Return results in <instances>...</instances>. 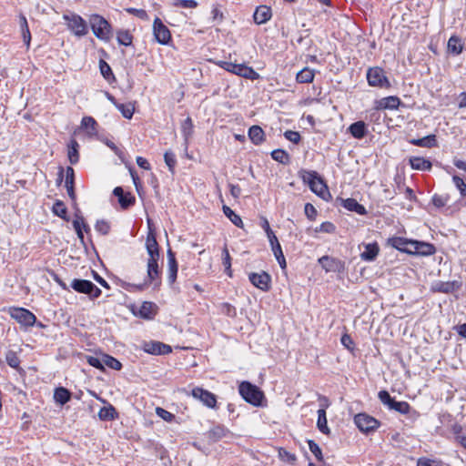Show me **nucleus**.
<instances>
[{"label": "nucleus", "instance_id": "nucleus-48", "mask_svg": "<svg viewBox=\"0 0 466 466\" xmlns=\"http://www.w3.org/2000/svg\"><path fill=\"white\" fill-rule=\"evenodd\" d=\"M182 134L185 138L186 144L187 143L188 138L191 137L193 133V122L192 119L188 116L182 123Z\"/></svg>", "mask_w": 466, "mask_h": 466}, {"label": "nucleus", "instance_id": "nucleus-39", "mask_svg": "<svg viewBox=\"0 0 466 466\" xmlns=\"http://www.w3.org/2000/svg\"><path fill=\"white\" fill-rule=\"evenodd\" d=\"M53 213L64 219L65 221H69V217L67 216V208L63 201L56 200L52 208Z\"/></svg>", "mask_w": 466, "mask_h": 466}, {"label": "nucleus", "instance_id": "nucleus-16", "mask_svg": "<svg viewBox=\"0 0 466 466\" xmlns=\"http://www.w3.org/2000/svg\"><path fill=\"white\" fill-rule=\"evenodd\" d=\"M229 433V430L224 425L216 424L205 433V436L209 442L215 443L227 437Z\"/></svg>", "mask_w": 466, "mask_h": 466}, {"label": "nucleus", "instance_id": "nucleus-2", "mask_svg": "<svg viewBox=\"0 0 466 466\" xmlns=\"http://www.w3.org/2000/svg\"><path fill=\"white\" fill-rule=\"evenodd\" d=\"M303 180L308 183L310 190L322 199L328 201L331 198L328 186L316 171L306 172Z\"/></svg>", "mask_w": 466, "mask_h": 466}, {"label": "nucleus", "instance_id": "nucleus-51", "mask_svg": "<svg viewBox=\"0 0 466 466\" xmlns=\"http://www.w3.org/2000/svg\"><path fill=\"white\" fill-rule=\"evenodd\" d=\"M222 256H223V266L225 267L226 273L232 277V271H231V258L228 252V249L227 247H225L222 250Z\"/></svg>", "mask_w": 466, "mask_h": 466}, {"label": "nucleus", "instance_id": "nucleus-20", "mask_svg": "<svg viewBox=\"0 0 466 466\" xmlns=\"http://www.w3.org/2000/svg\"><path fill=\"white\" fill-rule=\"evenodd\" d=\"M268 241L270 243L273 254H274L276 259L278 260L280 268L282 269H285L287 267V263H286V259H285L281 246L278 240V238L276 237V235H272L271 238H268Z\"/></svg>", "mask_w": 466, "mask_h": 466}, {"label": "nucleus", "instance_id": "nucleus-50", "mask_svg": "<svg viewBox=\"0 0 466 466\" xmlns=\"http://www.w3.org/2000/svg\"><path fill=\"white\" fill-rule=\"evenodd\" d=\"M5 361L6 363L14 369H17L20 365V359L17 356L16 352L13 350H8L5 354Z\"/></svg>", "mask_w": 466, "mask_h": 466}, {"label": "nucleus", "instance_id": "nucleus-46", "mask_svg": "<svg viewBox=\"0 0 466 466\" xmlns=\"http://www.w3.org/2000/svg\"><path fill=\"white\" fill-rule=\"evenodd\" d=\"M103 363L104 366H107L108 368L113 369L115 370H120L122 369L121 362L116 358L107 354L103 355Z\"/></svg>", "mask_w": 466, "mask_h": 466}, {"label": "nucleus", "instance_id": "nucleus-23", "mask_svg": "<svg viewBox=\"0 0 466 466\" xmlns=\"http://www.w3.org/2000/svg\"><path fill=\"white\" fill-rule=\"evenodd\" d=\"M400 104L398 96H390L375 101V109H397Z\"/></svg>", "mask_w": 466, "mask_h": 466}, {"label": "nucleus", "instance_id": "nucleus-12", "mask_svg": "<svg viewBox=\"0 0 466 466\" xmlns=\"http://www.w3.org/2000/svg\"><path fill=\"white\" fill-rule=\"evenodd\" d=\"M191 395L195 399L199 400L208 408H217V397L214 393L202 388L196 387L192 390Z\"/></svg>", "mask_w": 466, "mask_h": 466}, {"label": "nucleus", "instance_id": "nucleus-38", "mask_svg": "<svg viewBox=\"0 0 466 466\" xmlns=\"http://www.w3.org/2000/svg\"><path fill=\"white\" fill-rule=\"evenodd\" d=\"M78 148V142L76 139H72L68 145V159L72 165H75L79 161Z\"/></svg>", "mask_w": 466, "mask_h": 466}, {"label": "nucleus", "instance_id": "nucleus-60", "mask_svg": "<svg viewBox=\"0 0 466 466\" xmlns=\"http://www.w3.org/2000/svg\"><path fill=\"white\" fill-rule=\"evenodd\" d=\"M284 137L286 139H288L289 141H290L294 144H299L301 139L300 134L299 132L293 131V130H287L284 133Z\"/></svg>", "mask_w": 466, "mask_h": 466}, {"label": "nucleus", "instance_id": "nucleus-35", "mask_svg": "<svg viewBox=\"0 0 466 466\" xmlns=\"http://www.w3.org/2000/svg\"><path fill=\"white\" fill-rule=\"evenodd\" d=\"M448 51L454 56H458L461 54L463 50V45L461 44V40L457 35H451L448 41Z\"/></svg>", "mask_w": 466, "mask_h": 466}, {"label": "nucleus", "instance_id": "nucleus-29", "mask_svg": "<svg viewBox=\"0 0 466 466\" xmlns=\"http://www.w3.org/2000/svg\"><path fill=\"white\" fill-rule=\"evenodd\" d=\"M414 244L415 247L413 251L415 252V255L430 256L434 254L436 251L434 245L431 243L417 240Z\"/></svg>", "mask_w": 466, "mask_h": 466}, {"label": "nucleus", "instance_id": "nucleus-9", "mask_svg": "<svg viewBox=\"0 0 466 466\" xmlns=\"http://www.w3.org/2000/svg\"><path fill=\"white\" fill-rule=\"evenodd\" d=\"M153 34L157 43L167 45L171 40L169 29L163 24L159 17H156L153 23Z\"/></svg>", "mask_w": 466, "mask_h": 466}, {"label": "nucleus", "instance_id": "nucleus-43", "mask_svg": "<svg viewBox=\"0 0 466 466\" xmlns=\"http://www.w3.org/2000/svg\"><path fill=\"white\" fill-rule=\"evenodd\" d=\"M116 40L119 45L128 46L132 44L133 36L127 30H119L116 33Z\"/></svg>", "mask_w": 466, "mask_h": 466}, {"label": "nucleus", "instance_id": "nucleus-19", "mask_svg": "<svg viewBox=\"0 0 466 466\" xmlns=\"http://www.w3.org/2000/svg\"><path fill=\"white\" fill-rule=\"evenodd\" d=\"M321 400L325 401V404H323L322 408L318 410L317 427L320 432H322L323 434L329 435L330 431L328 427V421H327V416H326V408L329 406L328 399L326 397H322Z\"/></svg>", "mask_w": 466, "mask_h": 466}, {"label": "nucleus", "instance_id": "nucleus-15", "mask_svg": "<svg viewBox=\"0 0 466 466\" xmlns=\"http://www.w3.org/2000/svg\"><path fill=\"white\" fill-rule=\"evenodd\" d=\"M146 248L149 257L148 259H159V246L154 229L147 232Z\"/></svg>", "mask_w": 466, "mask_h": 466}, {"label": "nucleus", "instance_id": "nucleus-42", "mask_svg": "<svg viewBox=\"0 0 466 466\" xmlns=\"http://www.w3.org/2000/svg\"><path fill=\"white\" fill-rule=\"evenodd\" d=\"M20 26L22 30L23 40L27 47H29L31 41V34L29 31L27 20L25 15L20 16Z\"/></svg>", "mask_w": 466, "mask_h": 466}, {"label": "nucleus", "instance_id": "nucleus-58", "mask_svg": "<svg viewBox=\"0 0 466 466\" xmlns=\"http://www.w3.org/2000/svg\"><path fill=\"white\" fill-rule=\"evenodd\" d=\"M156 412L165 421L170 422V421H172L175 419V415L174 414H172L171 412L166 410L163 408L157 407L156 409Z\"/></svg>", "mask_w": 466, "mask_h": 466}, {"label": "nucleus", "instance_id": "nucleus-24", "mask_svg": "<svg viewBox=\"0 0 466 466\" xmlns=\"http://www.w3.org/2000/svg\"><path fill=\"white\" fill-rule=\"evenodd\" d=\"M65 186L67 190V194L73 202L76 200V195L75 192V171L71 167L66 168V181Z\"/></svg>", "mask_w": 466, "mask_h": 466}, {"label": "nucleus", "instance_id": "nucleus-25", "mask_svg": "<svg viewBox=\"0 0 466 466\" xmlns=\"http://www.w3.org/2000/svg\"><path fill=\"white\" fill-rule=\"evenodd\" d=\"M348 130L350 135L357 139H362L368 134L367 125L361 120L352 123L348 127Z\"/></svg>", "mask_w": 466, "mask_h": 466}, {"label": "nucleus", "instance_id": "nucleus-10", "mask_svg": "<svg viewBox=\"0 0 466 466\" xmlns=\"http://www.w3.org/2000/svg\"><path fill=\"white\" fill-rule=\"evenodd\" d=\"M11 317L24 326H33L36 320L35 316L24 308L10 309Z\"/></svg>", "mask_w": 466, "mask_h": 466}, {"label": "nucleus", "instance_id": "nucleus-64", "mask_svg": "<svg viewBox=\"0 0 466 466\" xmlns=\"http://www.w3.org/2000/svg\"><path fill=\"white\" fill-rule=\"evenodd\" d=\"M341 344L349 350L352 351L354 350V342L350 335L345 333L341 336L340 339Z\"/></svg>", "mask_w": 466, "mask_h": 466}, {"label": "nucleus", "instance_id": "nucleus-37", "mask_svg": "<svg viewBox=\"0 0 466 466\" xmlns=\"http://www.w3.org/2000/svg\"><path fill=\"white\" fill-rule=\"evenodd\" d=\"M314 70L309 67H305L297 74L296 80L298 83L300 84H308L311 83L314 80Z\"/></svg>", "mask_w": 466, "mask_h": 466}, {"label": "nucleus", "instance_id": "nucleus-45", "mask_svg": "<svg viewBox=\"0 0 466 466\" xmlns=\"http://www.w3.org/2000/svg\"><path fill=\"white\" fill-rule=\"evenodd\" d=\"M116 108L121 112L122 116L125 118L130 119L132 118L135 111V106L132 103L122 104L119 103L116 105Z\"/></svg>", "mask_w": 466, "mask_h": 466}, {"label": "nucleus", "instance_id": "nucleus-28", "mask_svg": "<svg viewBox=\"0 0 466 466\" xmlns=\"http://www.w3.org/2000/svg\"><path fill=\"white\" fill-rule=\"evenodd\" d=\"M157 306L153 302L145 301L140 306L137 315L145 319H152L156 315Z\"/></svg>", "mask_w": 466, "mask_h": 466}, {"label": "nucleus", "instance_id": "nucleus-31", "mask_svg": "<svg viewBox=\"0 0 466 466\" xmlns=\"http://www.w3.org/2000/svg\"><path fill=\"white\" fill-rule=\"evenodd\" d=\"M340 200L342 202V206L350 211L356 212L359 215H365L367 213L365 207L360 204L355 198H347Z\"/></svg>", "mask_w": 466, "mask_h": 466}, {"label": "nucleus", "instance_id": "nucleus-63", "mask_svg": "<svg viewBox=\"0 0 466 466\" xmlns=\"http://www.w3.org/2000/svg\"><path fill=\"white\" fill-rule=\"evenodd\" d=\"M304 212H305L306 217L309 220H314L316 218V216H317V213H318L317 209L315 208V207L312 204H310V203H307L305 205Z\"/></svg>", "mask_w": 466, "mask_h": 466}, {"label": "nucleus", "instance_id": "nucleus-5", "mask_svg": "<svg viewBox=\"0 0 466 466\" xmlns=\"http://www.w3.org/2000/svg\"><path fill=\"white\" fill-rule=\"evenodd\" d=\"M71 288L78 293L87 295L92 299L101 295V289L87 279H75L71 282Z\"/></svg>", "mask_w": 466, "mask_h": 466}, {"label": "nucleus", "instance_id": "nucleus-44", "mask_svg": "<svg viewBox=\"0 0 466 466\" xmlns=\"http://www.w3.org/2000/svg\"><path fill=\"white\" fill-rule=\"evenodd\" d=\"M99 69L101 75L104 76L106 80H107L108 82H110L111 80H115V76L112 72V69L105 60L101 59L99 61Z\"/></svg>", "mask_w": 466, "mask_h": 466}, {"label": "nucleus", "instance_id": "nucleus-7", "mask_svg": "<svg viewBox=\"0 0 466 466\" xmlns=\"http://www.w3.org/2000/svg\"><path fill=\"white\" fill-rule=\"evenodd\" d=\"M367 80L370 86L380 88H390V84L382 68L375 66L371 67L367 72Z\"/></svg>", "mask_w": 466, "mask_h": 466}, {"label": "nucleus", "instance_id": "nucleus-32", "mask_svg": "<svg viewBox=\"0 0 466 466\" xmlns=\"http://www.w3.org/2000/svg\"><path fill=\"white\" fill-rule=\"evenodd\" d=\"M410 167L416 170H431L432 164L430 160L421 157H411L410 158Z\"/></svg>", "mask_w": 466, "mask_h": 466}, {"label": "nucleus", "instance_id": "nucleus-59", "mask_svg": "<svg viewBox=\"0 0 466 466\" xmlns=\"http://www.w3.org/2000/svg\"><path fill=\"white\" fill-rule=\"evenodd\" d=\"M126 11L128 14L134 15L142 20H148V15H147V11L144 9H137V8L129 7V8H127Z\"/></svg>", "mask_w": 466, "mask_h": 466}, {"label": "nucleus", "instance_id": "nucleus-41", "mask_svg": "<svg viewBox=\"0 0 466 466\" xmlns=\"http://www.w3.org/2000/svg\"><path fill=\"white\" fill-rule=\"evenodd\" d=\"M224 215L238 228H243V222L241 218L236 214L229 207L224 205L223 208Z\"/></svg>", "mask_w": 466, "mask_h": 466}, {"label": "nucleus", "instance_id": "nucleus-22", "mask_svg": "<svg viewBox=\"0 0 466 466\" xmlns=\"http://www.w3.org/2000/svg\"><path fill=\"white\" fill-rule=\"evenodd\" d=\"M113 194L117 197L118 202L122 208L126 209L135 204V197L130 193H125L121 187H115Z\"/></svg>", "mask_w": 466, "mask_h": 466}, {"label": "nucleus", "instance_id": "nucleus-47", "mask_svg": "<svg viewBox=\"0 0 466 466\" xmlns=\"http://www.w3.org/2000/svg\"><path fill=\"white\" fill-rule=\"evenodd\" d=\"M271 157L281 164H288L289 162V154L283 149H275L271 152Z\"/></svg>", "mask_w": 466, "mask_h": 466}, {"label": "nucleus", "instance_id": "nucleus-55", "mask_svg": "<svg viewBox=\"0 0 466 466\" xmlns=\"http://www.w3.org/2000/svg\"><path fill=\"white\" fill-rule=\"evenodd\" d=\"M308 444H309V451L315 455L317 460L319 461H322L323 456H322L321 449L319 448V446L314 441H311V440L308 441Z\"/></svg>", "mask_w": 466, "mask_h": 466}, {"label": "nucleus", "instance_id": "nucleus-14", "mask_svg": "<svg viewBox=\"0 0 466 466\" xmlns=\"http://www.w3.org/2000/svg\"><path fill=\"white\" fill-rule=\"evenodd\" d=\"M142 349L145 352L151 355H166L172 351L169 345L160 341H147L144 342Z\"/></svg>", "mask_w": 466, "mask_h": 466}, {"label": "nucleus", "instance_id": "nucleus-57", "mask_svg": "<svg viewBox=\"0 0 466 466\" xmlns=\"http://www.w3.org/2000/svg\"><path fill=\"white\" fill-rule=\"evenodd\" d=\"M174 5L182 8H195L198 3L195 0H174Z\"/></svg>", "mask_w": 466, "mask_h": 466}, {"label": "nucleus", "instance_id": "nucleus-53", "mask_svg": "<svg viewBox=\"0 0 466 466\" xmlns=\"http://www.w3.org/2000/svg\"><path fill=\"white\" fill-rule=\"evenodd\" d=\"M164 160L168 167L169 171L174 172V168L177 164L175 154L171 151H166L164 154Z\"/></svg>", "mask_w": 466, "mask_h": 466}, {"label": "nucleus", "instance_id": "nucleus-52", "mask_svg": "<svg viewBox=\"0 0 466 466\" xmlns=\"http://www.w3.org/2000/svg\"><path fill=\"white\" fill-rule=\"evenodd\" d=\"M95 228L97 232H99L103 236H106L109 233L111 227L109 222H107L106 220L99 219L96 221Z\"/></svg>", "mask_w": 466, "mask_h": 466}, {"label": "nucleus", "instance_id": "nucleus-27", "mask_svg": "<svg viewBox=\"0 0 466 466\" xmlns=\"http://www.w3.org/2000/svg\"><path fill=\"white\" fill-rule=\"evenodd\" d=\"M459 289L460 284L458 281H438L432 287L433 291L441 293H451Z\"/></svg>", "mask_w": 466, "mask_h": 466}, {"label": "nucleus", "instance_id": "nucleus-54", "mask_svg": "<svg viewBox=\"0 0 466 466\" xmlns=\"http://www.w3.org/2000/svg\"><path fill=\"white\" fill-rule=\"evenodd\" d=\"M452 181L462 197L466 196V181L461 177L454 175Z\"/></svg>", "mask_w": 466, "mask_h": 466}, {"label": "nucleus", "instance_id": "nucleus-30", "mask_svg": "<svg viewBox=\"0 0 466 466\" xmlns=\"http://www.w3.org/2000/svg\"><path fill=\"white\" fill-rule=\"evenodd\" d=\"M379 250L380 248L377 242L369 243L365 245V249L360 257L365 261H373L377 258Z\"/></svg>", "mask_w": 466, "mask_h": 466}, {"label": "nucleus", "instance_id": "nucleus-8", "mask_svg": "<svg viewBox=\"0 0 466 466\" xmlns=\"http://www.w3.org/2000/svg\"><path fill=\"white\" fill-rule=\"evenodd\" d=\"M248 279L253 286L264 292L268 291L271 288V276L266 271L251 272L248 274Z\"/></svg>", "mask_w": 466, "mask_h": 466}, {"label": "nucleus", "instance_id": "nucleus-17", "mask_svg": "<svg viewBox=\"0 0 466 466\" xmlns=\"http://www.w3.org/2000/svg\"><path fill=\"white\" fill-rule=\"evenodd\" d=\"M231 73L250 80H257L259 78V74L252 67L244 64H234L231 66Z\"/></svg>", "mask_w": 466, "mask_h": 466}, {"label": "nucleus", "instance_id": "nucleus-49", "mask_svg": "<svg viewBox=\"0 0 466 466\" xmlns=\"http://www.w3.org/2000/svg\"><path fill=\"white\" fill-rule=\"evenodd\" d=\"M389 409L394 410L400 412V414H407L410 410V406L406 401H397L396 400H394V401L391 403Z\"/></svg>", "mask_w": 466, "mask_h": 466}, {"label": "nucleus", "instance_id": "nucleus-61", "mask_svg": "<svg viewBox=\"0 0 466 466\" xmlns=\"http://www.w3.org/2000/svg\"><path fill=\"white\" fill-rule=\"evenodd\" d=\"M336 227L329 221L323 222L319 228H316V232L333 233L335 232Z\"/></svg>", "mask_w": 466, "mask_h": 466}, {"label": "nucleus", "instance_id": "nucleus-21", "mask_svg": "<svg viewBox=\"0 0 466 466\" xmlns=\"http://www.w3.org/2000/svg\"><path fill=\"white\" fill-rule=\"evenodd\" d=\"M272 16L271 8L268 5H259L256 8L253 18L257 25H263L270 20Z\"/></svg>", "mask_w": 466, "mask_h": 466}, {"label": "nucleus", "instance_id": "nucleus-56", "mask_svg": "<svg viewBox=\"0 0 466 466\" xmlns=\"http://www.w3.org/2000/svg\"><path fill=\"white\" fill-rule=\"evenodd\" d=\"M380 400L388 408L390 407L391 403L394 401V398H392L387 390H380L378 394Z\"/></svg>", "mask_w": 466, "mask_h": 466}, {"label": "nucleus", "instance_id": "nucleus-26", "mask_svg": "<svg viewBox=\"0 0 466 466\" xmlns=\"http://www.w3.org/2000/svg\"><path fill=\"white\" fill-rule=\"evenodd\" d=\"M409 143L413 146L431 148L438 146L437 137L435 135H428L421 138H411Z\"/></svg>", "mask_w": 466, "mask_h": 466}, {"label": "nucleus", "instance_id": "nucleus-40", "mask_svg": "<svg viewBox=\"0 0 466 466\" xmlns=\"http://www.w3.org/2000/svg\"><path fill=\"white\" fill-rule=\"evenodd\" d=\"M407 240L408 238L402 237H392L388 239V245L405 253V251H409L407 249Z\"/></svg>", "mask_w": 466, "mask_h": 466}, {"label": "nucleus", "instance_id": "nucleus-4", "mask_svg": "<svg viewBox=\"0 0 466 466\" xmlns=\"http://www.w3.org/2000/svg\"><path fill=\"white\" fill-rule=\"evenodd\" d=\"M63 18L66 21L68 29L76 36L81 37L87 34V24L79 15L74 13L65 14Z\"/></svg>", "mask_w": 466, "mask_h": 466}, {"label": "nucleus", "instance_id": "nucleus-33", "mask_svg": "<svg viewBox=\"0 0 466 466\" xmlns=\"http://www.w3.org/2000/svg\"><path fill=\"white\" fill-rule=\"evenodd\" d=\"M71 395V392L67 389L64 387H58L55 390L54 400L56 403L65 405L70 400Z\"/></svg>", "mask_w": 466, "mask_h": 466}, {"label": "nucleus", "instance_id": "nucleus-36", "mask_svg": "<svg viewBox=\"0 0 466 466\" xmlns=\"http://www.w3.org/2000/svg\"><path fill=\"white\" fill-rule=\"evenodd\" d=\"M98 418L101 420H114L117 418L116 410L111 404L102 407L98 411Z\"/></svg>", "mask_w": 466, "mask_h": 466}, {"label": "nucleus", "instance_id": "nucleus-1", "mask_svg": "<svg viewBox=\"0 0 466 466\" xmlns=\"http://www.w3.org/2000/svg\"><path fill=\"white\" fill-rule=\"evenodd\" d=\"M238 392L248 403L255 407L263 406V400H265L264 392L251 382L242 381L238 386Z\"/></svg>", "mask_w": 466, "mask_h": 466}, {"label": "nucleus", "instance_id": "nucleus-6", "mask_svg": "<svg viewBox=\"0 0 466 466\" xmlns=\"http://www.w3.org/2000/svg\"><path fill=\"white\" fill-rule=\"evenodd\" d=\"M354 422L358 429L366 434L375 431L380 426V422L377 419L367 413L355 415Z\"/></svg>", "mask_w": 466, "mask_h": 466}, {"label": "nucleus", "instance_id": "nucleus-3", "mask_svg": "<svg viewBox=\"0 0 466 466\" xmlns=\"http://www.w3.org/2000/svg\"><path fill=\"white\" fill-rule=\"evenodd\" d=\"M94 35L100 40L108 41L112 36L111 25L101 15H92L89 19Z\"/></svg>", "mask_w": 466, "mask_h": 466}, {"label": "nucleus", "instance_id": "nucleus-18", "mask_svg": "<svg viewBox=\"0 0 466 466\" xmlns=\"http://www.w3.org/2000/svg\"><path fill=\"white\" fill-rule=\"evenodd\" d=\"M167 280L169 284H174L177 276V262L176 259L175 253L171 248L167 249Z\"/></svg>", "mask_w": 466, "mask_h": 466}, {"label": "nucleus", "instance_id": "nucleus-13", "mask_svg": "<svg viewBox=\"0 0 466 466\" xmlns=\"http://www.w3.org/2000/svg\"><path fill=\"white\" fill-rule=\"evenodd\" d=\"M160 270L158 267V259H148L147 260V279L145 282L140 285H137L136 288L138 290H142L147 284L153 283L155 280L159 279Z\"/></svg>", "mask_w": 466, "mask_h": 466}, {"label": "nucleus", "instance_id": "nucleus-34", "mask_svg": "<svg viewBox=\"0 0 466 466\" xmlns=\"http://www.w3.org/2000/svg\"><path fill=\"white\" fill-rule=\"evenodd\" d=\"M248 137L252 143L260 145L264 141L265 133L259 126H252L248 129Z\"/></svg>", "mask_w": 466, "mask_h": 466}, {"label": "nucleus", "instance_id": "nucleus-11", "mask_svg": "<svg viewBox=\"0 0 466 466\" xmlns=\"http://www.w3.org/2000/svg\"><path fill=\"white\" fill-rule=\"evenodd\" d=\"M319 263L326 272L341 273L345 270V263L329 256L319 258Z\"/></svg>", "mask_w": 466, "mask_h": 466}, {"label": "nucleus", "instance_id": "nucleus-62", "mask_svg": "<svg viewBox=\"0 0 466 466\" xmlns=\"http://www.w3.org/2000/svg\"><path fill=\"white\" fill-rule=\"evenodd\" d=\"M448 202V197L435 194L432 197V204L440 208L444 207Z\"/></svg>", "mask_w": 466, "mask_h": 466}]
</instances>
